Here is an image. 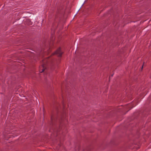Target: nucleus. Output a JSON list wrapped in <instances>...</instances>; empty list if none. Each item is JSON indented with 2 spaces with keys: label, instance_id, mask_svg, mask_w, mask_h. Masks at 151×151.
Returning a JSON list of instances; mask_svg holds the SVG:
<instances>
[{
  "label": "nucleus",
  "instance_id": "1",
  "mask_svg": "<svg viewBox=\"0 0 151 151\" xmlns=\"http://www.w3.org/2000/svg\"><path fill=\"white\" fill-rule=\"evenodd\" d=\"M88 0H79L76 9V14L78 12L81 7Z\"/></svg>",
  "mask_w": 151,
  "mask_h": 151
},
{
  "label": "nucleus",
  "instance_id": "2",
  "mask_svg": "<svg viewBox=\"0 0 151 151\" xmlns=\"http://www.w3.org/2000/svg\"><path fill=\"white\" fill-rule=\"evenodd\" d=\"M63 53L61 52V48L59 47L58 49L54 53H53V54H57L58 55V56L59 57H61Z\"/></svg>",
  "mask_w": 151,
  "mask_h": 151
},
{
  "label": "nucleus",
  "instance_id": "3",
  "mask_svg": "<svg viewBox=\"0 0 151 151\" xmlns=\"http://www.w3.org/2000/svg\"><path fill=\"white\" fill-rule=\"evenodd\" d=\"M51 121L50 124L51 125H53L54 124V122L55 121V119H54L53 115H52L51 116Z\"/></svg>",
  "mask_w": 151,
  "mask_h": 151
},
{
  "label": "nucleus",
  "instance_id": "4",
  "mask_svg": "<svg viewBox=\"0 0 151 151\" xmlns=\"http://www.w3.org/2000/svg\"><path fill=\"white\" fill-rule=\"evenodd\" d=\"M26 23L28 25H31L32 24V22H31L30 20L29 19H26Z\"/></svg>",
  "mask_w": 151,
  "mask_h": 151
},
{
  "label": "nucleus",
  "instance_id": "5",
  "mask_svg": "<svg viewBox=\"0 0 151 151\" xmlns=\"http://www.w3.org/2000/svg\"><path fill=\"white\" fill-rule=\"evenodd\" d=\"M42 66L43 67V68L42 69L40 70V72L41 73H42L43 72H44V71L45 70V67H44V65H42Z\"/></svg>",
  "mask_w": 151,
  "mask_h": 151
},
{
  "label": "nucleus",
  "instance_id": "6",
  "mask_svg": "<svg viewBox=\"0 0 151 151\" xmlns=\"http://www.w3.org/2000/svg\"><path fill=\"white\" fill-rule=\"evenodd\" d=\"M50 68L52 70H53L55 69V66H54V65L53 64L51 66V67H50Z\"/></svg>",
  "mask_w": 151,
  "mask_h": 151
},
{
  "label": "nucleus",
  "instance_id": "7",
  "mask_svg": "<svg viewBox=\"0 0 151 151\" xmlns=\"http://www.w3.org/2000/svg\"><path fill=\"white\" fill-rule=\"evenodd\" d=\"M63 122V120L61 119V120L59 122V127L60 128L61 126H62V123Z\"/></svg>",
  "mask_w": 151,
  "mask_h": 151
},
{
  "label": "nucleus",
  "instance_id": "8",
  "mask_svg": "<svg viewBox=\"0 0 151 151\" xmlns=\"http://www.w3.org/2000/svg\"><path fill=\"white\" fill-rule=\"evenodd\" d=\"M62 104H63V108H64L65 107V105L64 104L63 101H62Z\"/></svg>",
  "mask_w": 151,
  "mask_h": 151
},
{
  "label": "nucleus",
  "instance_id": "9",
  "mask_svg": "<svg viewBox=\"0 0 151 151\" xmlns=\"http://www.w3.org/2000/svg\"><path fill=\"white\" fill-rule=\"evenodd\" d=\"M144 63H145L144 62H143V64L142 65V68H141L142 70V69L143 66L144 64Z\"/></svg>",
  "mask_w": 151,
  "mask_h": 151
},
{
  "label": "nucleus",
  "instance_id": "10",
  "mask_svg": "<svg viewBox=\"0 0 151 151\" xmlns=\"http://www.w3.org/2000/svg\"><path fill=\"white\" fill-rule=\"evenodd\" d=\"M14 23L15 24H16L17 23V22H16V21L14 22Z\"/></svg>",
  "mask_w": 151,
  "mask_h": 151
},
{
  "label": "nucleus",
  "instance_id": "11",
  "mask_svg": "<svg viewBox=\"0 0 151 151\" xmlns=\"http://www.w3.org/2000/svg\"><path fill=\"white\" fill-rule=\"evenodd\" d=\"M114 74H112L111 75V76H113V75Z\"/></svg>",
  "mask_w": 151,
  "mask_h": 151
},
{
  "label": "nucleus",
  "instance_id": "12",
  "mask_svg": "<svg viewBox=\"0 0 151 151\" xmlns=\"http://www.w3.org/2000/svg\"><path fill=\"white\" fill-rule=\"evenodd\" d=\"M43 109L44 110V108L43 107Z\"/></svg>",
  "mask_w": 151,
  "mask_h": 151
},
{
  "label": "nucleus",
  "instance_id": "13",
  "mask_svg": "<svg viewBox=\"0 0 151 151\" xmlns=\"http://www.w3.org/2000/svg\"><path fill=\"white\" fill-rule=\"evenodd\" d=\"M150 78H151V75L150 76Z\"/></svg>",
  "mask_w": 151,
  "mask_h": 151
}]
</instances>
